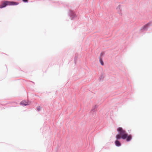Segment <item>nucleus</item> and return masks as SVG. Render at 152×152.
Segmentation results:
<instances>
[{"label":"nucleus","instance_id":"nucleus-4","mask_svg":"<svg viewBox=\"0 0 152 152\" xmlns=\"http://www.w3.org/2000/svg\"><path fill=\"white\" fill-rule=\"evenodd\" d=\"M29 103L28 101H23L20 103V104L24 106H26L27 105H29Z\"/></svg>","mask_w":152,"mask_h":152},{"label":"nucleus","instance_id":"nucleus-6","mask_svg":"<svg viewBox=\"0 0 152 152\" xmlns=\"http://www.w3.org/2000/svg\"><path fill=\"white\" fill-rule=\"evenodd\" d=\"M76 16L75 14L74 13H72V15H71V17L72 18H75Z\"/></svg>","mask_w":152,"mask_h":152},{"label":"nucleus","instance_id":"nucleus-1","mask_svg":"<svg viewBox=\"0 0 152 152\" xmlns=\"http://www.w3.org/2000/svg\"><path fill=\"white\" fill-rule=\"evenodd\" d=\"M117 130L119 133V134H117L116 135V138L118 140L121 138L123 139L126 138V140L127 142L130 141L131 140L132 135H128L126 131L121 127L118 128Z\"/></svg>","mask_w":152,"mask_h":152},{"label":"nucleus","instance_id":"nucleus-7","mask_svg":"<svg viewBox=\"0 0 152 152\" xmlns=\"http://www.w3.org/2000/svg\"><path fill=\"white\" fill-rule=\"evenodd\" d=\"M100 62L101 64L102 65H104V63H103V61H102V59H100Z\"/></svg>","mask_w":152,"mask_h":152},{"label":"nucleus","instance_id":"nucleus-5","mask_svg":"<svg viewBox=\"0 0 152 152\" xmlns=\"http://www.w3.org/2000/svg\"><path fill=\"white\" fill-rule=\"evenodd\" d=\"M115 145L118 146H119L121 145V144L120 142L118 140H116L115 141Z\"/></svg>","mask_w":152,"mask_h":152},{"label":"nucleus","instance_id":"nucleus-3","mask_svg":"<svg viewBox=\"0 0 152 152\" xmlns=\"http://www.w3.org/2000/svg\"><path fill=\"white\" fill-rule=\"evenodd\" d=\"M151 26H152V23L150 22L142 26L141 29L142 30H146L148 28Z\"/></svg>","mask_w":152,"mask_h":152},{"label":"nucleus","instance_id":"nucleus-9","mask_svg":"<svg viewBox=\"0 0 152 152\" xmlns=\"http://www.w3.org/2000/svg\"><path fill=\"white\" fill-rule=\"evenodd\" d=\"M23 1L24 2H28V0H23Z\"/></svg>","mask_w":152,"mask_h":152},{"label":"nucleus","instance_id":"nucleus-2","mask_svg":"<svg viewBox=\"0 0 152 152\" xmlns=\"http://www.w3.org/2000/svg\"><path fill=\"white\" fill-rule=\"evenodd\" d=\"M18 4V3H16L13 1H6L3 2L2 4L0 5V8L4 7L7 5H15Z\"/></svg>","mask_w":152,"mask_h":152},{"label":"nucleus","instance_id":"nucleus-8","mask_svg":"<svg viewBox=\"0 0 152 152\" xmlns=\"http://www.w3.org/2000/svg\"><path fill=\"white\" fill-rule=\"evenodd\" d=\"M37 109L38 111H39L41 110V108L40 107H39L37 108Z\"/></svg>","mask_w":152,"mask_h":152}]
</instances>
